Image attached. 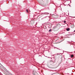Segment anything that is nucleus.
Listing matches in <instances>:
<instances>
[{
    "label": "nucleus",
    "instance_id": "1",
    "mask_svg": "<svg viewBox=\"0 0 75 75\" xmlns=\"http://www.w3.org/2000/svg\"><path fill=\"white\" fill-rule=\"evenodd\" d=\"M71 27L72 28H74V26L73 25H71Z\"/></svg>",
    "mask_w": 75,
    "mask_h": 75
},
{
    "label": "nucleus",
    "instance_id": "2",
    "mask_svg": "<svg viewBox=\"0 0 75 75\" xmlns=\"http://www.w3.org/2000/svg\"><path fill=\"white\" fill-rule=\"evenodd\" d=\"M67 31H69V30H70V29L69 28H67L66 29Z\"/></svg>",
    "mask_w": 75,
    "mask_h": 75
},
{
    "label": "nucleus",
    "instance_id": "3",
    "mask_svg": "<svg viewBox=\"0 0 75 75\" xmlns=\"http://www.w3.org/2000/svg\"><path fill=\"white\" fill-rule=\"evenodd\" d=\"M74 57V55H71V57L72 58V57Z\"/></svg>",
    "mask_w": 75,
    "mask_h": 75
},
{
    "label": "nucleus",
    "instance_id": "4",
    "mask_svg": "<svg viewBox=\"0 0 75 75\" xmlns=\"http://www.w3.org/2000/svg\"><path fill=\"white\" fill-rule=\"evenodd\" d=\"M26 12H27V13H28V10L27 9L26 10Z\"/></svg>",
    "mask_w": 75,
    "mask_h": 75
},
{
    "label": "nucleus",
    "instance_id": "5",
    "mask_svg": "<svg viewBox=\"0 0 75 75\" xmlns=\"http://www.w3.org/2000/svg\"><path fill=\"white\" fill-rule=\"evenodd\" d=\"M49 32L51 31V29L49 30Z\"/></svg>",
    "mask_w": 75,
    "mask_h": 75
},
{
    "label": "nucleus",
    "instance_id": "6",
    "mask_svg": "<svg viewBox=\"0 0 75 75\" xmlns=\"http://www.w3.org/2000/svg\"><path fill=\"white\" fill-rule=\"evenodd\" d=\"M64 23H66V21H64Z\"/></svg>",
    "mask_w": 75,
    "mask_h": 75
},
{
    "label": "nucleus",
    "instance_id": "7",
    "mask_svg": "<svg viewBox=\"0 0 75 75\" xmlns=\"http://www.w3.org/2000/svg\"><path fill=\"white\" fill-rule=\"evenodd\" d=\"M49 14L48 13H46V14Z\"/></svg>",
    "mask_w": 75,
    "mask_h": 75
},
{
    "label": "nucleus",
    "instance_id": "8",
    "mask_svg": "<svg viewBox=\"0 0 75 75\" xmlns=\"http://www.w3.org/2000/svg\"><path fill=\"white\" fill-rule=\"evenodd\" d=\"M0 65H1V64L0 63Z\"/></svg>",
    "mask_w": 75,
    "mask_h": 75
},
{
    "label": "nucleus",
    "instance_id": "9",
    "mask_svg": "<svg viewBox=\"0 0 75 75\" xmlns=\"http://www.w3.org/2000/svg\"><path fill=\"white\" fill-rule=\"evenodd\" d=\"M74 32H75V30L74 31Z\"/></svg>",
    "mask_w": 75,
    "mask_h": 75
}]
</instances>
